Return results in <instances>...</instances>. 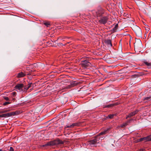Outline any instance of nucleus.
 Returning <instances> with one entry per match:
<instances>
[{
	"label": "nucleus",
	"instance_id": "nucleus-40",
	"mask_svg": "<svg viewBox=\"0 0 151 151\" xmlns=\"http://www.w3.org/2000/svg\"><path fill=\"white\" fill-rule=\"evenodd\" d=\"M58 39L61 40V39H62V38H61V37H59L58 38Z\"/></svg>",
	"mask_w": 151,
	"mask_h": 151
},
{
	"label": "nucleus",
	"instance_id": "nucleus-4",
	"mask_svg": "<svg viewBox=\"0 0 151 151\" xmlns=\"http://www.w3.org/2000/svg\"><path fill=\"white\" fill-rule=\"evenodd\" d=\"M105 11L104 9L100 8L96 11H93V13L95 15L98 19L102 16L103 14L104 13Z\"/></svg>",
	"mask_w": 151,
	"mask_h": 151
},
{
	"label": "nucleus",
	"instance_id": "nucleus-5",
	"mask_svg": "<svg viewBox=\"0 0 151 151\" xmlns=\"http://www.w3.org/2000/svg\"><path fill=\"white\" fill-rule=\"evenodd\" d=\"M132 29L135 32L136 36L140 37L142 36V32L141 29L137 25H135L133 27Z\"/></svg>",
	"mask_w": 151,
	"mask_h": 151
},
{
	"label": "nucleus",
	"instance_id": "nucleus-17",
	"mask_svg": "<svg viewBox=\"0 0 151 151\" xmlns=\"http://www.w3.org/2000/svg\"><path fill=\"white\" fill-rule=\"evenodd\" d=\"M118 24H116L115 25L114 27L111 30V31L113 32H114L116 31V30L118 28Z\"/></svg>",
	"mask_w": 151,
	"mask_h": 151
},
{
	"label": "nucleus",
	"instance_id": "nucleus-2",
	"mask_svg": "<svg viewBox=\"0 0 151 151\" xmlns=\"http://www.w3.org/2000/svg\"><path fill=\"white\" fill-rule=\"evenodd\" d=\"M66 142V141H63L58 138L54 140L50 141L47 142L46 144L43 145V147L47 146H52L61 145L64 144Z\"/></svg>",
	"mask_w": 151,
	"mask_h": 151
},
{
	"label": "nucleus",
	"instance_id": "nucleus-18",
	"mask_svg": "<svg viewBox=\"0 0 151 151\" xmlns=\"http://www.w3.org/2000/svg\"><path fill=\"white\" fill-rule=\"evenodd\" d=\"M114 104H110L105 105L104 106V108H109L111 107H112L113 106H114Z\"/></svg>",
	"mask_w": 151,
	"mask_h": 151
},
{
	"label": "nucleus",
	"instance_id": "nucleus-42",
	"mask_svg": "<svg viewBox=\"0 0 151 151\" xmlns=\"http://www.w3.org/2000/svg\"><path fill=\"white\" fill-rule=\"evenodd\" d=\"M0 151H4L3 150H2L1 149H0Z\"/></svg>",
	"mask_w": 151,
	"mask_h": 151
},
{
	"label": "nucleus",
	"instance_id": "nucleus-15",
	"mask_svg": "<svg viewBox=\"0 0 151 151\" xmlns=\"http://www.w3.org/2000/svg\"><path fill=\"white\" fill-rule=\"evenodd\" d=\"M143 65H146L148 67V68H150L151 67V63H149L147 61H144L142 63Z\"/></svg>",
	"mask_w": 151,
	"mask_h": 151
},
{
	"label": "nucleus",
	"instance_id": "nucleus-6",
	"mask_svg": "<svg viewBox=\"0 0 151 151\" xmlns=\"http://www.w3.org/2000/svg\"><path fill=\"white\" fill-rule=\"evenodd\" d=\"M79 83V82H78L76 81H73L71 82L70 83V85L65 87L64 88H63L62 90H63L67 89H70L72 87H73L75 86L78 85Z\"/></svg>",
	"mask_w": 151,
	"mask_h": 151
},
{
	"label": "nucleus",
	"instance_id": "nucleus-37",
	"mask_svg": "<svg viewBox=\"0 0 151 151\" xmlns=\"http://www.w3.org/2000/svg\"><path fill=\"white\" fill-rule=\"evenodd\" d=\"M12 93L13 95L14 96H16V93L15 92H12Z\"/></svg>",
	"mask_w": 151,
	"mask_h": 151
},
{
	"label": "nucleus",
	"instance_id": "nucleus-11",
	"mask_svg": "<svg viewBox=\"0 0 151 151\" xmlns=\"http://www.w3.org/2000/svg\"><path fill=\"white\" fill-rule=\"evenodd\" d=\"M105 42L108 47H112V45L111 40H110L106 39L105 40Z\"/></svg>",
	"mask_w": 151,
	"mask_h": 151
},
{
	"label": "nucleus",
	"instance_id": "nucleus-32",
	"mask_svg": "<svg viewBox=\"0 0 151 151\" xmlns=\"http://www.w3.org/2000/svg\"><path fill=\"white\" fill-rule=\"evenodd\" d=\"M114 115L113 114H109V115L108 116L109 118L110 119H111L113 118L114 117Z\"/></svg>",
	"mask_w": 151,
	"mask_h": 151
},
{
	"label": "nucleus",
	"instance_id": "nucleus-30",
	"mask_svg": "<svg viewBox=\"0 0 151 151\" xmlns=\"http://www.w3.org/2000/svg\"><path fill=\"white\" fill-rule=\"evenodd\" d=\"M134 142L135 143H137V142H141V141L140 140V138L139 139H137V140H135Z\"/></svg>",
	"mask_w": 151,
	"mask_h": 151
},
{
	"label": "nucleus",
	"instance_id": "nucleus-8",
	"mask_svg": "<svg viewBox=\"0 0 151 151\" xmlns=\"http://www.w3.org/2000/svg\"><path fill=\"white\" fill-rule=\"evenodd\" d=\"M142 45V42L140 40L136 41L134 44V47H140Z\"/></svg>",
	"mask_w": 151,
	"mask_h": 151
},
{
	"label": "nucleus",
	"instance_id": "nucleus-25",
	"mask_svg": "<svg viewBox=\"0 0 151 151\" xmlns=\"http://www.w3.org/2000/svg\"><path fill=\"white\" fill-rule=\"evenodd\" d=\"M1 111L2 114L7 112L9 111V110L2 109V110H1Z\"/></svg>",
	"mask_w": 151,
	"mask_h": 151
},
{
	"label": "nucleus",
	"instance_id": "nucleus-13",
	"mask_svg": "<svg viewBox=\"0 0 151 151\" xmlns=\"http://www.w3.org/2000/svg\"><path fill=\"white\" fill-rule=\"evenodd\" d=\"M20 111H13L9 112L10 116H14L16 115H18L19 114Z\"/></svg>",
	"mask_w": 151,
	"mask_h": 151
},
{
	"label": "nucleus",
	"instance_id": "nucleus-34",
	"mask_svg": "<svg viewBox=\"0 0 151 151\" xmlns=\"http://www.w3.org/2000/svg\"><path fill=\"white\" fill-rule=\"evenodd\" d=\"M58 46H61V47H62L63 46H64V45H63V44L60 43H58Z\"/></svg>",
	"mask_w": 151,
	"mask_h": 151
},
{
	"label": "nucleus",
	"instance_id": "nucleus-16",
	"mask_svg": "<svg viewBox=\"0 0 151 151\" xmlns=\"http://www.w3.org/2000/svg\"><path fill=\"white\" fill-rule=\"evenodd\" d=\"M9 117H10L9 113H8L6 114H2L0 115V117H4L6 118Z\"/></svg>",
	"mask_w": 151,
	"mask_h": 151
},
{
	"label": "nucleus",
	"instance_id": "nucleus-7",
	"mask_svg": "<svg viewBox=\"0 0 151 151\" xmlns=\"http://www.w3.org/2000/svg\"><path fill=\"white\" fill-rule=\"evenodd\" d=\"M109 18L107 16H102L100 18L99 23L101 24H105L107 22Z\"/></svg>",
	"mask_w": 151,
	"mask_h": 151
},
{
	"label": "nucleus",
	"instance_id": "nucleus-38",
	"mask_svg": "<svg viewBox=\"0 0 151 151\" xmlns=\"http://www.w3.org/2000/svg\"><path fill=\"white\" fill-rule=\"evenodd\" d=\"M24 91H27L28 89H27V86H26V87H25L24 88Z\"/></svg>",
	"mask_w": 151,
	"mask_h": 151
},
{
	"label": "nucleus",
	"instance_id": "nucleus-12",
	"mask_svg": "<svg viewBox=\"0 0 151 151\" xmlns=\"http://www.w3.org/2000/svg\"><path fill=\"white\" fill-rule=\"evenodd\" d=\"M26 74L22 72H21L19 73L16 77L18 78H20L23 77L25 76L26 75Z\"/></svg>",
	"mask_w": 151,
	"mask_h": 151
},
{
	"label": "nucleus",
	"instance_id": "nucleus-10",
	"mask_svg": "<svg viewBox=\"0 0 151 151\" xmlns=\"http://www.w3.org/2000/svg\"><path fill=\"white\" fill-rule=\"evenodd\" d=\"M80 124L79 123H75L72 124L70 125H67L65 126V128H73L75 126H78L80 125Z\"/></svg>",
	"mask_w": 151,
	"mask_h": 151
},
{
	"label": "nucleus",
	"instance_id": "nucleus-21",
	"mask_svg": "<svg viewBox=\"0 0 151 151\" xmlns=\"http://www.w3.org/2000/svg\"><path fill=\"white\" fill-rule=\"evenodd\" d=\"M147 142L151 141V136L149 135L146 137Z\"/></svg>",
	"mask_w": 151,
	"mask_h": 151
},
{
	"label": "nucleus",
	"instance_id": "nucleus-31",
	"mask_svg": "<svg viewBox=\"0 0 151 151\" xmlns=\"http://www.w3.org/2000/svg\"><path fill=\"white\" fill-rule=\"evenodd\" d=\"M3 99L6 101H8L9 100V99L8 97L4 96Z\"/></svg>",
	"mask_w": 151,
	"mask_h": 151
},
{
	"label": "nucleus",
	"instance_id": "nucleus-24",
	"mask_svg": "<svg viewBox=\"0 0 151 151\" xmlns=\"http://www.w3.org/2000/svg\"><path fill=\"white\" fill-rule=\"evenodd\" d=\"M140 140L141 141H145V142H147V138L146 137L140 138Z\"/></svg>",
	"mask_w": 151,
	"mask_h": 151
},
{
	"label": "nucleus",
	"instance_id": "nucleus-33",
	"mask_svg": "<svg viewBox=\"0 0 151 151\" xmlns=\"http://www.w3.org/2000/svg\"><path fill=\"white\" fill-rule=\"evenodd\" d=\"M132 78H135L136 77H138L139 75H137V74L134 75H132Z\"/></svg>",
	"mask_w": 151,
	"mask_h": 151
},
{
	"label": "nucleus",
	"instance_id": "nucleus-27",
	"mask_svg": "<svg viewBox=\"0 0 151 151\" xmlns=\"http://www.w3.org/2000/svg\"><path fill=\"white\" fill-rule=\"evenodd\" d=\"M145 74V73L143 72H139L138 73V74L137 75H138L139 77V76H142L143 75H144Z\"/></svg>",
	"mask_w": 151,
	"mask_h": 151
},
{
	"label": "nucleus",
	"instance_id": "nucleus-3",
	"mask_svg": "<svg viewBox=\"0 0 151 151\" xmlns=\"http://www.w3.org/2000/svg\"><path fill=\"white\" fill-rule=\"evenodd\" d=\"M84 58L85 60L81 61V64L82 67L86 68L91 64L89 61L92 58L87 57Z\"/></svg>",
	"mask_w": 151,
	"mask_h": 151
},
{
	"label": "nucleus",
	"instance_id": "nucleus-36",
	"mask_svg": "<svg viewBox=\"0 0 151 151\" xmlns=\"http://www.w3.org/2000/svg\"><path fill=\"white\" fill-rule=\"evenodd\" d=\"M145 149L144 148H141L139 150V151H144Z\"/></svg>",
	"mask_w": 151,
	"mask_h": 151
},
{
	"label": "nucleus",
	"instance_id": "nucleus-14",
	"mask_svg": "<svg viewBox=\"0 0 151 151\" xmlns=\"http://www.w3.org/2000/svg\"><path fill=\"white\" fill-rule=\"evenodd\" d=\"M139 111V110H136L134 111L129 113V116H130V117L132 116H134L136 114L138 113Z\"/></svg>",
	"mask_w": 151,
	"mask_h": 151
},
{
	"label": "nucleus",
	"instance_id": "nucleus-20",
	"mask_svg": "<svg viewBox=\"0 0 151 151\" xmlns=\"http://www.w3.org/2000/svg\"><path fill=\"white\" fill-rule=\"evenodd\" d=\"M143 101L147 100V101H150L151 100V97H148L144 98L143 99Z\"/></svg>",
	"mask_w": 151,
	"mask_h": 151
},
{
	"label": "nucleus",
	"instance_id": "nucleus-29",
	"mask_svg": "<svg viewBox=\"0 0 151 151\" xmlns=\"http://www.w3.org/2000/svg\"><path fill=\"white\" fill-rule=\"evenodd\" d=\"M11 104V102H5L3 104V105L4 106H6L7 105H8V104Z\"/></svg>",
	"mask_w": 151,
	"mask_h": 151
},
{
	"label": "nucleus",
	"instance_id": "nucleus-23",
	"mask_svg": "<svg viewBox=\"0 0 151 151\" xmlns=\"http://www.w3.org/2000/svg\"><path fill=\"white\" fill-rule=\"evenodd\" d=\"M127 124L125 122L121 125V127L124 128L127 125Z\"/></svg>",
	"mask_w": 151,
	"mask_h": 151
},
{
	"label": "nucleus",
	"instance_id": "nucleus-19",
	"mask_svg": "<svg viewBox=\"0 0 151 151\" xmlns=\"http://www.w3.org/2000/svg\"><path fill=\"white\" fill-rule=\"evenodd\" d=\"M134 49L135 52L137 54H138L140 52V50L139 49V48H133Z\"/></svg>",
	"mask_w": 151,
	"mask_h": 151
},
{
	"label": "nucleus",
	"instance_id": "nucleus-41",
	"mask_svg": "<svg viewBox=\"0 0 151 151\" xmlns=\"http://www.w3.org/2000/svg\"><path fill=\"white\" fill-rule=\"evenodd\" d=\"M2 114V112H1V110L0 111V114Z\"/></svg>",
	"mask_w": 151,
	"mask_h": 151
},
{
	"label": "nucleus",
	"instance_id": "nucleus-1",
	"mask_svg": "<svg viewBox=\"0 0 151 151\" xmlns=\"http://www.w3.org/2000/svg\"><path fill=\"white\" fill-rule=\"evenodd\" d=\"M110 128H108L105 129L103 131L101 132L97 136H96L94 138L92 139L89 140L88 141L89 145H95L96 143H98L99 142V140L100 139V136L103 134H105L107 133L109 130Z\"/></svg>",
	"mask_w": 151,
	"mask_h": 151
},
{
	"label": "nucleus",
	"instance_id": "nucleus-43",
	"mask_svg": "<svg viewBox=\"0 0 151 151\" xmlns=\"http://www.w3.org/2000/svg\"><path fill=\"white\" fill-rule=\"evenodd\" d=\"M115 104V105H117V104H116H116Z\"/></svg>",
	"mask_w": 151,
	"mask_h": 151
},
{
	"label": "nucleus",
	"instance_id": "nucleus-35",
	"mask_svg": "<svg viewBox=\"0 0 151 151\" xmlns=\"http://www.w3.org/2000/svg\"><path fill=\"white\" fill-rule=\"evenodd\" d=\"M9 151H14V149L12 147H10Z\"/></svg>",
	"mask_w": 151,
	"mask_h": 151
},
{
	"label": "nucleus",
	"instance_id": "nucleus-26",
	"mask_svg": "<svg viewBox=\"0 0 151 151\" xmlns=\"http://www.w3.org/2000/svg\"><path fill=\"white\" fill-rule=\"evenodd\" d=\"M44 24L47 27H49L50 25V23L48 22L44 23Z\"/></svg>",
	"mask_w": 151,
	"mask_h": 151
},
{
	"label": "nucleus",
	"instance_id": "nucleus-22",
	"mask_svg": "<svg viewBox=\"0 0 151 151\" xmlns=\"http://www.w3.org/2000/svg\"><path fill=\"white\" fill-rule=\"evenodd\" d=\"M32 86L33 87V84L32 83H30L28 84L27 86V89H29Z\"/></svg>",
	"mask_w": 151,
	"mask_h": 151
},
{
	"label": "nucleus",
	"instance_id": "nucleus-39",
	"mask_svg": "<svg viewBox=\"0 0 151 151\" xmlns=\"http://www.w3.org/2000/svg\"><path fill=\"white\" fill-rule=\"evenodd\" d=\"M130 117V116H129V114L128 115H127L126 116V119H127L128 118Z\"/></svg>",
	"mask_w": 151,
	"mask_h": 151
},
{
	"label": "nucleus",
	"instance_id": "nucleus-28",
	"mask_svg": "<svg viewBox=\"0 0 151 151\" xmlns=\"http://www.w3.org/2000/svg\"><path fill=\"white\" fill-rule=\"evenodd\" d=\"M133 120V119H130L127 120V121L126 122V123L128 125L129 124L131 123V122Z\"/></svg>",
	"mask_w": 151,
	"mask_h": 151
},
{
	"label": "nucleus",
	"instance_id": "nucleus-9",
	"mask_svg": "<svg viewBox=\"0 0 151 151\" xmlns=\"http://www.w3.org/2000/svg\"><path fill=\"white\" fill-rule=\"evenodd\" d=\"M24 84L22 83H20L17 84L15 86V88L16 89L22 90V88L24 87Z\"/></svg>",
	"mask_w": 151,
	"mask_h": 151
}]
</instances>
